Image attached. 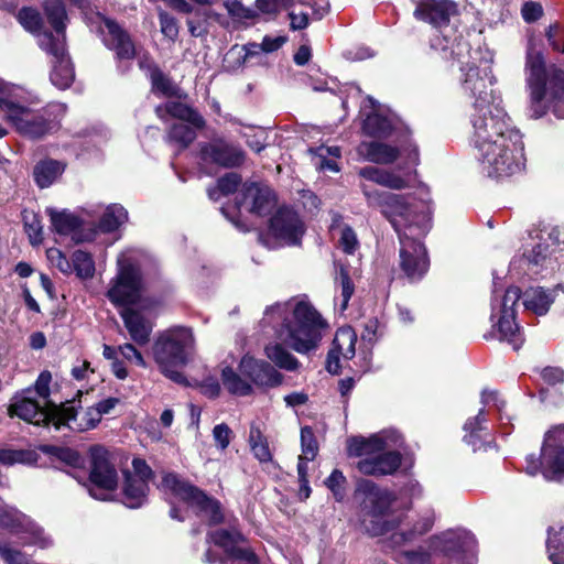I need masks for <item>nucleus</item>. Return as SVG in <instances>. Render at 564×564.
Here are the masks:
<instances>
[{"mask_svg":"<svg viewBox=\"0 0 564 564\" xmlns=\"http://www.w3.org/2000/svg\"><path fill=\"white\" fill-rule=\"evenodd\" d=\"M326 321L306 300L279 302L265 308L259 327L263 335L280 343L265 346V356L279 368L293 371L299 360L283 346L299 354L315 350L327 328Z\"/></svg>","mask_w":564,"mask_h":564,"instance_id":"obj_1","label":"nucleus"},{"mask_svg":"<svg viewBox=\"0 0 564 564\" xmlns=\"http://www.w3.org/2000/svg\"><path fill=\"white\" fill-rule=\"evenodd\" d=\"M524 80L531 118H542L549 111L564 118V70L556 65H546L543 52L533 39L527 45Z\"/></svg>","mask_w":564,"mask_h":564,"instance_id":"obj_2","label":"nucleus"},{"mask_svg":"<svg viewBox=\"0 0 564 564\" xmlns=\"http://www.w3.org/2000/svg\"><path fill=\"white\" fill-rule=\"evenodd\" d=\"M369 207L378 208L401 237L402 232L424 237L432 227V207L427 200H416L411 195L372 189L360 184Z\"/></svg>","mask_w":564,"mask_h":564,"instance_id":"obj_3","label":"nucleus"},{"mask_svg":"<svg viewBox=\"0 0 564 564\" xmlns=\"http://www.w3.org/2000/svg\"><path fill=\"white\" fill-rule=\"evenodd\" d=\"M404 440L394 429L382 430L369 437L355 436L347 440V454L358 457L357 469L364 475L387 476L394 474L401 466L399 449Z\"/></svg>","mask_w":564,"mask_h":564,"instance_id":"obj_4","label":"nucleus"},{"mask_svg":"<svg viewBox=\"0 0 564 564\" xmlns=\"http://www.w3.org/2000/svg\"><path fill=\"white\" fill-rule=\"evenodd\" d=\"M149 257L140 249L130 248L117 258V274L111 279L107 291L108 300L120 310L140 306L151 310L152 302L143 296V269Z\"/></svg>","mask_w":564,"mask_h":564,"instance_id":"obj_5","label":"nucleus"},{"mask_svg":"<svg viewBox=\"0 0 564 564\" xmlns=\"http://www.w3.org/2000/svg\"><path fill=\"white\" fill-rule=\"evenodd\" d=\"M39 98L25 88L0 78V109L4 118L22 135L37 139L55 129L56 123L34 112Z\"/></svg>","mask_w":564,"mask_h":564,"instance_id":"obj_6","label":"nucleus"},{"mask_svg":"<svg viewBox=\"0 0 564 564\" xmlns=\"http://www.w3.org/2000/svg\"><path fill=\"white\" fill-rule=\"evenodd\" d=\"M479 172L490 178L503 180L521 173L525 167L522 134L471 147Z\"/></svg>","mask_w":564,"mask_h":564,"instance_id":"obj_7","label":"nucleus"},{"mask_svg":"<svg viewBox=\"0 0 564 564\" xmlns=\"http://www.w3.org/2000/svg\"><path fill=\"white\" fill-rule=\"evenodd\" d=\"M44 10L56 34L54 35L51 32L41 34L39 46L54 58V66L51 73L52 84L59 89H66L75 78L74 68L65 47L67 14L61 0H46Z\"/></svg>","mask_w":564,"mask_h":564,"instance_id":"obj_8","label":"nucleus"},{"mask_svg":"<svg viewBox=\"0 0 564 564\" xmlns=\"http://www.w3.org/2000/svg\"><path fill=\"white\" fill-rule=\"evenodd\" d=\"M194 348V336L189 328L172 327L158 334L153 347V358L160 371L174 382H185L180 371L189 360Z\"/></svg>","mask_w":564,"mask_h":564,"instance_id":"obj_9","label":"nucleus"},{"mask_svg":"<svg viewBox=\"0 0 564 564\" xmlns=\"http://www.w3.org/2000/svg\"><path fill=\"white\" fill-rule=\"evenodd\" d=\"M355 494L362 498V505L371 513V520L366 524L371 535H384L399 525V518L390 514L395 499L391 491L380 488L369 479H359Z\"/></svg>","mask_w":564,"mask_h":564,"instance_id":"obj_10","label":"nucleus"},{"mask_svg":"<svg viewBox=\"0 0 564 564\" xmlns=\"http://www.w3.org/2000/svg\"><path fill=\"white\" fill-rule=\"evenodd\" d=\"M468 119L471 147L521 133L512 124L510 117L501 106V101L470 109Z\"/></svg>","mask_w":564,"mask_h":564,"instance_id":"obj_11","label":"nucleus"},{"mask_svg":"<svg viewBox=\"0 0 564 564\" xmlns=\"http://www.w3.org/2000/svg\"><path fill=\"white\" fill-rule=\"evenodd\" d=\"M520 297L521 291L517 286L507 289L502 296H498L495 292L490 314L492 337L509 343L516 350L523 343L520 328L516 323V305Z\"/></svg>","mask_w":564,"mask_h":564,"instance_id":"obj_12","label":"nucleus"},{"mask_svg":"<svg viewBox=\"0 0 564 564\" xmlns=\"http://www.w3.org/2000/svg\"><path fill=\"white\" fill-rule=\"evenodd\" d=\"M159 488L187 503L198 516L208 519L210 523H219L224 519L218 500L208 497L174 473H165Z\"/></svg>","mask_w":564,"mask_h":564,"instance_id":"obj_13","label":"nucleus"},{"mask_svg":"<svg viewBox=\"0 0 564 564\" xmlns=\"http://www.w3.org/2000/svg\"><path fill=\"white\" fill-rule=\"evenodd\" d=\"M525 470L529 475L541 473L547 480L564 477V424L552 426L544 434L540 458L533 455L527 458Z\"/></svg>","mask_w":564,"mask_h":564,"instance_id":"obj_14","label":"nucleus"},{"mask_svg":"<svg viewBox=\"0 0 564 564\" xmlns=\"http://www.w3.org/2000/svg\"><path fill=\"white\" fill-rule=\"evenodd\" d=\"M91 486L89 495L97 500H111L118 486V473L110 459L109 452L101 446H94L90 449V473Z\"/></svg>","mask_w":564,"mask_h":564,"instance_id":"obj_15","label":"nucleus"},{"mask_svg":"<svg viewBox=\"0 0 564 564\" xmlns=\"http://www.w3.org/2000/svg\"><path fill=\"white\" fill-rule=\"evenodd\" d=\"M360 111L366 116L362 130L367 135L388 138L392 134H400L404 137V143H408V129L388 107L379 104L372 97H367Z\"/></svg>","mask_w":564,"mask_h":564,"instance_id":"obj_16","label":"nucleus"},{"mask_svg":"<svg viewBox=\"0 0 564 564\" xmlns=\"http://www.w3.org/2000/svg\"><path fill=\"white\" fill-rule=\"evenodd\" d=\"M208 539L226 552V557L217 564H258L254 552L247 545L246 538L237 529L213 531L208 534ZM206 562L216 564L212 558L210 550L206 553Z\"/></svg>","mask_w":564,"mask_h":564,"instance_id":"obj_17","label":"nucleus"},{"mask_svg":"<svg viewBox=\"0 0 564 564\" xmlns=\"http://www.w3.org/2000/svg\"><path fill=\"white\" fill-rule=\"evenodd\" d=\"M57 404H44L42 401L33 399L32 388H26L14 394L11 399L8 412L10 416L19 419L36 426H47L56 417Z\"/></svg>","mask_w":564,"mask_h":564,"instance_id":"obj_18","label":"nucleus"},{"mask_svg":"<svg viewBox=\"0 0 564 564\" xmlns=\"http://www.w3.org/2000/svg\"><path fill=\"white\" fill-rule=\"evenodd\" d=\"M0 527L18 535L23 544L36 545L41 549L53 545L52 538L40 525L15 509L0 507Z\"/></svg>","mask_w":564,"mask_h":564,"instance_id":"obj_19","label":"nucleus"},{"mask_svg":"<svg viewBox=\"0 0 564 564\" xmlns=\"http://www.w3.org/2000/svg\"><path fill=\"white\" fill-rule=\"evenodd\" d=\"M164 109L169 115L181 120L171 126L169 131L170 141L181 148L188 147L196 138L195 129L203 128L205 124L203 117L182 102L170 101Z\"/></svg>","mask_w":564,"mask_h":564,"instance_id":"obj_20","label":"nucleus"},{"mask_svg":"<svg viewBox=\"0 0 564 564\" xmlns=\"http://www.w3.org/2000/svg\"><path fill=\"white\" fill-rule=\"evenodd\" d=\"M85 15L90 25H96L100 31L105 45L115 51L118 59H133L135 55L134 44L130 35L116 21L104 17L99 12L93 13L91 17H88L85 12Z\"/></svg>","mask_w":564,"mask_h":564,"instance_id":"obj_21","label":"nucleus"},{"mask_svg":"<svg viewBox=\"0 0 564 564\" xmlns=\"http://www.w3.org/2000/svg\"><path fill=\"white\" fill-rule=\"evenodd\" d=\"M544 243H539L528 254V270L533 274H540L543 271H553L556 267L555 253H564V229L560 227H552L546 232V238H543Z\"/></svg>","mask_w":564,"mask_h":564,"instance_id":"obj_22","label":"nucleus"},{"mask_svg":"<svg viewBox=\"0 0 564 564\" xmlns=\"http://www.w3.org/2000/svg\"><path fill=\"white\" fill-rule=\"evenodd\" d=\"M422 237L402 232L400 240V267L410 281L421 280L429 270V258Z\"/></svg>","mask_w":564,"mask_h":564,"instance_id":"obj_23","label":"nucleus"},{"mask_svg":"<svg viewBox=\"0 0 564 564\" xmlns=\"http://www.w3.org/2000/svg\"><path fill=\"white\" fill-rule=\"evenodd\" d=\"M304 230L303 221L293 209L288 207L279 208L270 219L269 235L274 239V243L269 245V247L299 245Z\"/></svg>","mask_w":564,"mask_h":564,"instance_id":"obj_24","label":"nucleus"},{"mask_svg":"<svg viewBox=\"0 0 564 564\" xmlns=\"http://www.w3.org/2000/svg\"><path fill=\"white\" fill-rule=\"evenodd\" d=\"M462 72L464 73L462 79L463 93L473 100L470 109L501 101L490 88L492 78L489 76L487 68L480 70L478 67L469 66L467 69L462 68Z\"/></svg>","mask_w":564,"mask_h":564,"instance_id":"obj_25","label":"nucleus"},{"mask_svg":"<svg viewBox=\"0 0 564 564\" xmlns=\"http://www.w3.org/2000/svg\"><path fill=\"white\" fill-rule=\"evenodd\" d=\"M462 72L464 73L462 79L463 93L473 100L470 109L501 101L490 88L492 78L489 76L487 68L480 70L478 67L469 66L467 69L462 68Z\"/></svg>","mask_w":564,"mask_h":564,"instance_id":"obj_26","label":"nucleus"},{"mask_svg":"<svg viewBox=\"0 0 564 564\" xmlns=\"http://www.w3.org/2000/svg\"><path fill=\"white\" fill-rule=\"evenodd\" d=\"M436 540L441 551L454 562L475 564L476 541L471 533L465 530L448 531Z\"/></svg>","mask_w":564,"mask_h":564,"instance_id":"obj_27","label":"nucleus"},{"mask_svg":"<svg viewBox=\"0 0 564 564\" xmlns=\"http://www.w3.org/2000/svg\"><path fill=\"white\" fill-rule=\"evenodd\" d=\"M99 412L89 408H76L74 402L56 406L55 430L66 426L75 432H84L96 427Z\"/></svg>","mask_w":564,"mask_h":564,"instance_id":"obj_28","label":"nucleus"},{"mask_svg":"<svg viewBox=\"0 0 564 564\" xmlns=\"http://www.w3.org/2000/svg\"><path fill=\"white\" fill-rule=\"evenodd\" d=\"M200 155L204 161L224 167L239 166L246 159L245 151L238 144L229 142L224 138H216L203 144Z\"/></svg>","mask_w":564,"mask_h":564,"instance_id":"obj_29","label":"nucleus"},{"mask_svg":"<svg viewBox=\"0 0 564 564\" xmlns=\"http://www.w3.org/2000/svg\"><path fill=\"white\" fill-rule=\"evenodd\" d=\"M357 334L350 326L337 329L326 359V369L332 375L339 373L341 359L350 360L356 354Z\"/></svg>","mask_w":564,"mask_h":564,"instance_id":"obj_30","label":"nucleus"},{"mask_svg":"<svg viewBox=\"0 0 564 564\" xmlns=\"http://www.w3.org/2000/svg\"><path fill=\"white\" fill-rule=\"evenodd\" d=\"M239 371L258 387L273 388L282 382V375L264 360L256 359L249 355L241 358Z\"/></svg>","mask_w":564,"mask_h":564,"instance_id":"obj_31","label":"nucleus"},{"mask_svg":"<svg viewBox=\"0 0 564 564\" xmlns=\"http://www.w3.org/2000/svg\"><path fill=\"white\" fill-rule=\"evenodd\" d=\"M147 311L140 306L123 307L119 311L130 339L139 346H144L150 341L154 327L153 323L145 316Z\"/></svg>","mask_w":564,"mask_h":564,"instance_id":"obj_32","label":"nucleus"},{"mask_svg":"<svg viewBox=\"0 0 564 564\" xmlns=\"http://www.w3.org/2000/svg\"><path fill=\"white\" fill-rule=\"evenodd\" d=\"M241 204L253 214L263 216L269 214L276 204L273 191L260 183H249L243 185Z\"/></svg>","mask_w":564,"mask_h":564,"instance_id":"obj_33","label":"nucleus"},{"mask_svg":"<svg viewBox=\"0 0 564 564\" xmlns=\"http://www.w3.org/2000/svg\"><path fill=\"white\" fill-rule=\"evenodd\" d=\"M457 8L449 0H425L417 4L414 17L417 20L427 22L436 28L446 25L452 15L456 14Z\"/></svg>","mask_w":564,"mask_h":564,"instance_id":"obj_34","label":"nucleus"},{"mask_svg":"<svg viewBox=\"0 0 564 564\" xmlns=\"http://www.w3.org/2000/svg\"><path fill=\"white\" fill-rule=\"evenodd\" d=\"M46 213L50 216L53 229L58 235H72L73 239H76L77 241H90L95 238V229L91 230L89 234L85 235L84 237H79L76 234V229L79 227L80 221L74 214L66 210L57 212L53 208H47Z\"/></svg>","mask_w":564,"mask_h":564,"instance_id":"obj_35","label":"nucleus"},{"mask_svg":"<svg viewBox=\"0 0 564 564\" xmlns=\"http://www.w3.org/2000/svg\"><path fill=\"white\" fill-rule=\"evenodd\" d=\"M358 174L367 181L391 189H404L409 187L410 183L405 175L375 166H365L359 170Z\"/></svg>","mask_w":564,"mask_h":564,"instance_id":"obj_36","label":"nucleus"},{"mask_svg":"<svg viewBox=\"0 0 564 564\" xmlns=\"http://www.w3.org/2000/svg\"><path fill=\"white\" fill-rule=\"evenodd\" d=\"M523 305L527 311L535 315H545L555 300V290H545L542 286H532L524 291Z\"/></svg>","mask_w":564,"mask_h":564,"instance_id":"obj_37","label":"nucleus"},{"mask_svg":"<svg viewBox=\"0 0 564 564\" xmlns=\"http://www.w3.org/2000/svg\"><path fill=\"white\" fill-rule=\"evenodd\" d=\"M358 152L366 160L377 164L393 163L400 154L398 148L376 141L360 143Z\"/></svg>","mask_w":564,"mask_h":564,"instance_id":"obj_38","label":"nucleus"},{"mask_svg":"<svg viewBox=\"0 0 564 564\" xmlns=\"http://www.w3.org/2000/svg\"><path fill=\"white\" fill-rule=\"evenodd\" d=\"M148 490V481L140 477H132L130 471L124 473L122 501L128 508H140L147 500Z\"/></svg>","mask_w":564,"mask_h":564,"instance_id":"obj_39","label":"nucleus"},{"mask_svg":"<svg viewBox=\"0 0 564 564\" xmlns=\"http://www.w3.org/2000/svg\"><path fill=\"white\" fill-rule=\"evenodd\" d=\"M65 171V164L57 160L40 161L33 169V177L41 188L50 187Z\"/></svg>","mask_w":564,"mask_h":564,"instance_id":"obj_40","label":"nucleus"},{"mask_svg":"<svg viewBox=\"0 0 564 564\" xmlns=\"http://www.w3.org/2000/svg\"><path fill=\"white\" fill-rule=\"evenodd\" d=\"M486 422L484 411L480 410L479 413L466 421L464 425V441L467 445H469L474 452L481 449L485 447V426Z\"/></svg>","mask_w":564,"mask_h":564,"instance_id":"obj_41","label":"nucleus"},{"mask_svg":"<svg viewBox=\"0 0 564 564\" xmlns=\"http://www.w3.org/2000/svg\"><path fill=\"white\" fill-rule=\"evenodd\" d=\"M128 220V212L119 204H111L106 207L99 224L101 232H113Z\"/></svg>","mask_w":564,"mask_h":564,"instance_id":"obj_42","label":"nucleus"},{"mask_svg":"<svg viewBox=\"0 0 564 564\" xmlns=\"http://www.w3.org/2000/svg\"><path fill=\"white\" fill-rule=\"evenodd\" d=\"M249 446L254 456L260 463H272L273 455L269 447L267 437L262 434L259 426L252 424L249 433Z\"/></svg>","mask_w":564,"mask_h":564,"instance_id":"obj_43","label":"nucleus"},{"mask_svg":"<svg viewBox=\"0 0 564 564\" xmlns=\"http://www.w3.org/2000/svg\"><path fill=\"white\" fill-rule=\"evenodd\" d=\"M335 281L336 290L338 292L335 296V306L340 313H344L347 310L348 303L355 292V285L350 280L348 271L344 267H340Z\"/></svg>","mask_w":564,"mask_h":564,"instance_id":"obj_44","label":"nucleus"},{"mask_svg":"<svg viewBox=\"0 0 564 564\" xmlns=\"http://www.w3.org/2000/svg\"><path fill=\"white\" fill-rule=\"evenodd\" d=\"M546 550L553 564H564V527L549 529Z\"/></svg>","mask_w":564,"mask_h":564,"instance_id":"obj_45","label":"nucleus"},{"mask_svg":"<svg viewBox=\"0 0 564 564\" xmlns=\"http://www.w3.org/2000/svg\"><path fill=\"white\" fill-rule=\"evenodd\" d=\"M221 380L231 394L249 395L252 392V386L229 367L223 369Z\"/></svg>","mask_w":564,"mask_h":564,"instance_id":"obj_46","label":"nucleus"},{"mask_svg":"<svg viewBox=\"0 0 564 564\" xmlns=\"http://www.w3.org/2000/svg\"><path fill=\"white\" fill-rule=\"evenodd\" d=\"M39 459V455L35 451L32 449H10L2 448L0 449V463L3 465H14V464H23V465H34Z\"/></svg>","mask_w":564,"mask_h":564,"instance_id":"obj_47","label":"nucleus"},{"mask_svg":"<svg viewBox=\"0 0 564 564\" xmlns=\"http://www.w3.org/2000/svg\"><path fill=\"white\" fill-rule=\"evenodd\" d=\"M241 183L239 174L230 172L218 180L217 186L208 189V196L212 200H218L221 195L232 194Z\"/></svg>","mask_w":564,"mask_h":564,"instance_id":"obj_48","label":"nucleus"},{"mask_svg":"<svg viewBox=\"0 0 564 564\" xmlns=\"http://www.w3.org/2000/svg\"><path fill=\"white\" fill-rule=\"evenodd\" d=\"M73 272L80 279H89L95 273V262L91 256L85 251L77 250L70 260Z\"/></svg>","mask_w":564,"mask_h":564,"instance_id":"obj_49","label":"nucleus"},{"mask_svg":"<svg viewBox=\"0 0 564 564\" xmlns=\"http://www.w3.org/2000/svg\"><path fill=\"white\" fill-rule=\"evenodd\" d=\"M18 21L28 32L36 34L37 40L40 35L43 34V32H41L42 18L37 10L22 8L18 13ZM46 31H44V33Z\"/></svg>","mask_w":564,"mask_h":564,"instance_id":"obj_50","label":"nucleus"},{"mask_svg":"<svg viewBox=\"0 0 564 564\" xmlns=\"http://www.w3.org/2000/svg\"><path fill=\"white\" fill-rule=\"evenodd\" d=\"M24 229L31 245L39 246L43 241V227L40 218L32 212H23Z\"/></svg>","mask_w":564,"mask_h":564,"instance_id":"obj_51","label":"nucleus"},{"mask_svg":"<svg viewBox=\"0 0 564 564\" xmlns=\"http://www.w3.org/2000/svg\"><path fill=\"white\" fill-rule=\"evenodd\" d=\"M224 6L228 14L237 22L243 23L257 17L253 9L245 7L239 0H226Z\"/></svg>","mask_w":564,"mask_h":564,"instance_id":"obj_52","label":"nucleus"},{"mask_svg":"<svg viewBox=\"0 0 564 564\" xmlns=\"http://www.w3.org/2000/svg\"><path fill=\"white\" fill-rule=\"evenodd\" d=\"M158 17L161 33L167 40L175 42L180 32L177 20L163 9H158Z\"/></svg>","mask_w":564,"mask_h":564,"instance_id":"obj_53","label":"nucleus"},{"mask_svg":"<svg viewBox=\"0 0 564 564\" xmlns=\"http://www.w3.org/2000/svg\"><path fill=\"white\" fill-rule=\"evenodd\" d=\"M152 90L163 96H173L176 94V86L158 68L151 70Z\"/></svg>","mask_w":564,"mask_h":564,"instance_id":"obj_54","label":"nucleus"},{"mask_svg":"<svg viewBox=\"0 0 564 564\" xmlns=\"http://www.w3.org/2000/svg\"><path fill=\"white\" fill-rule=\"evenodd\" d=\"M326 487L332 491L336 501H343L346 496V477L344 474L334 469L325 480Z\"/></svg>","mask_w":564,"mask_h":564,"instance_id":"obj_55","label":"nucleus"},{"mask_svg":"<svg viewBox=\"0 0 564 564\" xmlns=\"http://www.w3.org/2000/svg\"><path fill=\"white\" fill-rule=\"evenodd\" d=\"M432 527L430 520L424 521L420 529L414 528L409 532L398 531L393 532L390 536L391 544L393 546H401L414 540L416 535H422L427 532Z\"/></svg>","mask_w":564,"mask_h":564,"instance_id":"obj_56","label":"nucleus"},{"mask_svg":"<svg viewBox=\"0 0 564 564\" xmlns=\"http://www.w3.org/2000/svg\"><path fill=\"white\" fill-rule=\"evenodd\" d=\"M51 381H52V375L50 371L47 370H44L42 371L34 386L31 387L32 390H33V393H35L39 399L44 403V404H54L51 400H50V395H51V389H50V384H51Z\"/></svg>","mask_w":564,"mask_h":564,"instance_id":"obj_57","label":"nucleus"},{"mask_svg":"<svg viewBox=\"0 0 564 564\" xmlns=\"http://www.w3.org/2000/svg\"><path fill=\"white\" fill-rule=\"evenodd\" d=\"M301 446L304 458L314 459L318 452V446L311 427L301 429Z\"/></svg>","mask_w":564,"mask_h":564,"instance_id":"obj_58","label":"nucleus"},{"mask_svg":"<svg viewBox=\"0 0 564 564\" xmlns=\"http://www.w3.org/2000/svg\"><path fill=\"white\" fill-rule=\"evenodd\" d=\"M0 555L8 564H31L29 557L8 542H0Z\"/></svg>","mask_w":564,"mask_h":564,"instance_id":"obj_59","label":"nucleus"},{"mask_svg":"<svg viewBox=\"0 0 564 564\" xmlns=\"http://www.w3.org/2000/svg\"><path fill=\"white\" fill-rule=\"evenodd\" d=\"M47 260L51 265L57 268L64 274L73 273V267L70 261L65 257V254L57 248H50L46 251Z\"/></svg>","mask_w":564,"mask_h":564,"instance_id":"obj_60","label":"nucleus"},{"mask_svg":"<svg viewBox=\"0 0 564 564\" xmlns=\"http://www.w3.org/2000/svg\"><path fill=\"white\" fill-rule=\"evenodd\" d=\"M292 6L300 4L301 7L310 8L313 17L321 20L328 11V0H291Z\"/></svg>","mask_w":564,"mask_h":564,"instance_id":"obj_61","label":"nucleus"},{"mask_svg":"<svg viewBox=\"0 0 564 564\" xmlns=\"http://www.w3.org/2000/svg\"><path fill=\"white\" fill-rule=\"evenodd\" d=\"M213 437L216 446L221 451L226 449L232 438V431L226 423H220L214 426Z\"/></svg>","mask_w":564,"mask_h":564,"instance_id":"obj_62","label":"nucleus"},{"mask_svg":"<svg viewBox=\"0 0 564 564\" xmlns=\"http://www.w3.org/2000/svg\"><path fill=\"white\" fill-rule=\"evenodd\" d=\"M119 354L129 362H134L135 365L145 368L147 362L142 356V354L135 348L133 344L126 343L118 346Z\"/></svg>","mask_w":564,"mask_h":564,"instance_id":"obj_63","label":"nucleus"},{"mask_svg":"<svg viewBox=\"0 0 564 564\" xmlns=\"http://www.w3.org/2000/svg\"><path fill=\"white\" fill-rule=\"evenodd\" d=\"M546 37L553 50L564 53V31L560 25H550L546 30Z\"/></svg>","mask_w":564,"mask_h":564,"instance_id":"obj_64","label":"nucleus"}]
</instances>
